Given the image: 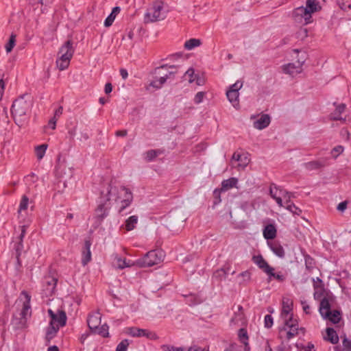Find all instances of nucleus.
Listing matches in <instances>:
<instances>
[{"instance_id":"e433bc0d","label":"nucleus","mask_w":351,"mask_h":351,"mask_svg":"<svg viewBox=\"0 0 351 351\" xmlns=\"http://www.w3.org/2000/svg\"><path fill=\"white\" fill-rule=\"evenodd\" d=\"M346 110V105L343 104H341L338 105L334 112L331 114V118L333 120H341L343 119L341 117V114Z\"/></svg>"},{"instance_id":"0eeeda50","label":"nucleus","mask_w":351,"mask_h":351,"mask_svg":"<svg viewBox=\"0 0 351 351\" xmlns=\"http://www.w3.org/2000/svg\"><path fill=\"white\" fill-rule=\"evenodd\" d=\"M177 73L176 66L174 65L163 64L155 69V73L159 77H156L162 86L167 79L173 76Z\"/></svg>"},{"instance_id":"a211bd4d","label":"nucleus","mask_w":351,"mask_h":351,"mask_svg":"<svg viewBox=\"0 0 351 351\" xmlns=\"http://www.w3.org/2000/svg\"><path fill=\"white\" fill-rule=\"evenodd\" d=\"M232 160L239 162V164L237 167L239 169H243L244 168H245L250 161L247 153L239 154L234 152L232 155Z\"/></svg>"},{"instance_id":"13d9d810","label":"nucleus","mask_w":351,"mask_h":351,"mask_svg":"<svg viewBox=\"0 0 351 351\" xmlns=\"http://www.w3.org/2000/svg\"><path fill=\"white\" fill-rule=\"evenodd\" d=\"M301 305L302 306V309H303V311L307 314V315H311V308L310 306V305H308V304L307 303L306 301L305 300H302L301 301Z\"/></svg>"},{"instance_id":"ea45409f","label":"nucleus","mask_w":351,"mask_h":351,"mask_svg":"<svg viewBox=\"0 0 351 351\" xmlns=\"http://www.w3.org/2000/svg\"><path fill=\"white\" fill-rule=\"evenodd\" d=\"M202 44L199 39L191 38L186 40L184 43V48L187 50H191L196 47H199Z\"/></svg>"},{"instance_id":"a878e982","label":"nucleus","mask_w":351,"mask_h":351,"mask_svg":"<svg viewBox=\"0 0 351 351\" xmlns=\"http://www.w3.org/2000/svg\"><path fill=\"white\" fill-rule=\"evenodd\" d=\"M263 237L267 240H273L277 234V230L274 224L269 223L265 226L263 230Z\"/></svg>"},{"instance_id":"6ab92c4d","label":"nucleus","mask_w":351,"mask_h":351,"mask_svg":"<svg viewBox=\"0 0 351 351\" xmlns=\"http://www.w3.org/2000/svg\"><path fill=\"white\" fill-rule=\"evenodd\" d=\"M326 158H321L316 160L310 161L303 164L304 167L308 171L319 170L326 165Z\"/></svg>"},{"instance_id":"7ed1b4c3","label":"nucleus","mask_w":351,"mask_h":351,"mask_svg":"<svg viewBox=\"0 0 351 351\" xmlns=\"http://www.w3.org/2000/svg\"><path fill=\"white\" fill-rule=\"evenodd\" d=\"M283 322L284 326L279 331V337L280 339L289 341L298 336L300 332L302 334H304L305 329L299 327L297 319H289Z\"/></svg>"},{"instance_id":"c85d7f7f","label":"nucleus","mask_w":351,"mask_h":351,"mask_svg":"<svg viewBox=\"0 0 351 351\" xmlns=\"http://www.w3.org/2000/svg\"><path fill=\"white\" fill-rule=\"evenodd\" d=\"M238 179L237 178H230L221 182V191L226 192L234 187H237Z\"/></svg>"},{"instance_id":"052dcab7","label":"nucleus","mask_w":351,"mask_h":351,"mask_svg":"<svg viewBox=\"0 0 351 351\" xmlns=\"http://www.w3.org/2000/svg\"><path fill=\"white\" fill-rule=\"evenodd\" d=\"M342 344L345 351H351V340L344 337L342 341Z\"/></svg>"},{"instance_id":"4d7b16f0","label":"nucleus","mask_w":351,"mask_h":351,"mask_svg":"<svg viewBox=\"0 0 351 351\" xmlns=\"http://www.w3.org/2000/svg\"><path fill=\"white\" fill-rule=\"evenodd\" d=\"M274 324L273 317L270 315H266L264 319L265 327L270 328Z\"/></svg>"},{"instance_id":"9d476101","label":"nucleus","mask_w":351,"mask_h":351,"mask_svg":"<svg viewBox=\"0 0 351 351\" xmlns=\"http://www.w3.org/2000/svg\"><path fill=\"white\" fill-rule=\"evenodd\" d=\"M126 333L134 337H146L149 339H156L158 338L155 332L137 327H130L126 328Z\"/></svg>"},{"instance_id":"f03ea898","label":"nucleus","mask_w":351,"mask_h":351,"mask_svg":"<svg viewBox=\"0 0 351 351\" xmlns=\"http://www.w3.org/2000/svg\"><path fill=\"white\" fill-rule=\"evenodd\" d=\"M32 107L31 101H27L23 97L16 99L12 106L11 112L14 122L19 126H22L28 119V114Z\"/></svg>"},{"instance_id":"20e7f679","label":"nucleus","mask_w":351,"mask_h":351,"mask_svg":"<svg viewBox=\"0 0 351 351\" xmlns=\"http://www.w3.org/2000/svg\"><path fill=\"white\" fill-rule=\"evenodd\" d=\"M21 295H24L25 300L23 302V308L20 313L19 318H14L12 324L17 329H23L27 327V320L32 315L30 300L31 296L27 291H22Z\"/></svg>"},{"instance_id":"4468645a","label":"nucleus","mask_w":351,"mask_h":351,"mask_svg":"<svg viewBox=\"0 0 351 351\" xmlns=\"http://www.w3.org/2000/svg\"><path fill=\"white\" fill-rule=\"evenodd\" d=\"M269 194L271 197L276 200L277 204L280 207L284 206L282 202V197L284 194H287L286 190L278 188L275 184H272L269 188Z\"/></svg>"},{"instance_id":"6e6d98bb","label":"nucleus","mask_w":351,"mask_h":351,"mask_svg":"<svg viewBox=\"0 0 351 351\" xmlns=\"http://www.w3.org/2000/svg\"><path fill=\"white\" fill-rule=\"evenodd\" d=\"M162 350L164 351H186V350L184 348L175 347V346H169V345L162 346Z\"/></svg>"},{"instance_id":"f704fd0d","label":"nucleus","mask_w":351,"mask_h":351,"mask_svg":"<svg viewBox=\"0 0 351 351\" xmlns=\"http://www.w3.org/2000/svg\"><path fill=\"white\" fill-rule=\"evenodd\" d=\"M267 275L269 277V280H271V278L276 280L279 282H283L286 280V275L281 271L278 273L274 272V268H271V270L268 271Z\"/></svg>"},{"instance_id":"1a4fd4ad","label":"nucleus","mask_w":351,"mask_h":351,"mask_svg":"<svg viewBox=\"0 0 351 351\" xmlns=\"http://www.w3.org/2000/svg\"><path fill=\"white\" fill-rule=\"evenodd\" d=\"M293 18L297 23L307 25L311 22L312 16L303 6L298 7L293 10Z\"/></svg>"},{"instance_id":"f3484780","label":"nucleus","mask_w":351,"mask_h":351,"mask_svg":"<svg viewBox=\"0 0 351 351\" xmlns=\"http://www.w3.org/2000/svg\"><path fill=\"white\" fill-rule=\"evenodd\" d=\"M303 62H298L295 63H289L282 66V71L285 73L294 76L302 72V66Z\"/></svg>"},{"instance_id":"58836bf2","label":"nucleus","mask_w":351,"mask_h":351,"mask_svg":"<svg viewBox=\"0 0 351 351\" xmlns=\"http://www.w3.org/2000/svg\"><path fill=\"white\" fill-rule=\"evenodd\" d=\"M115 260L117 268L121 269H123L125 267H130L134 265V263H131L130 261H127L125 258H122L121 257L116 256Z\"/></svg>"},{"instance_id":"72a5a7b5","label":"nucleus","mask_w":351,"mask_h":351,"mask_svg":"<svg viewBox=\"0 0 351 351\" xmlns=\"http://www.w3.org/2000/svg\"><path fill=\"white\" fill-rule=\"evenodd\" d=\"M238 337L239 341L244 344L245 350L248 351L250 350L249 343H248V335L247 330L245 328H241L238 332Z\"/></svg>"},{"instance_id":"39448f33","label":"nucleus","mask_w":351,"mask_h":351,"mask_svg":"<svg viewBox=\"0 0 351 351\" xmlns=\"http://www.w3.org/2000/svg\"><path fill=\"white\" fill-rule=\"evenodd\" d=\"M163 3L160 1H155L150 8L147 10L144 16L145 23H154L165 18L163 12Z\"/></svg>"},{"instance_id":"7c9ffc66","label":"nucleus","mask_w":351,"mask_h":351,"mask_svg":"<svg viewBox=\"0 0 351 351\" xmlns=\"http://www.w3.org/2000/svg\"><path fill=\"white\" fill-rule=\"evenodd\" d=\"M328 315H323L322 317L325 319L329 320L333 324H338L341 319V313L338 310H330Z\"/></svg>"},{"instance_id":"c9c22d12","label":"nucleus","mask_w":351,"mask_h":351,"mask_svg":"<svg viewBox=\"0 0 351 351\" xmlns=\"http://www.w3.org/2000/svg\"><path fill=\"white\" fill-rule=\"evenodd\" d=\"M121 9L119 7H114L112 12L109 14V16L104 21V25L106 27H110L112 25V23L114 22L116 16L120 12Z\"/></svg>"},{"instance_id":"680f3d73","label":"nucleus","mask_w":351,"mask_h":351,"mask_svg":"<svg viewBox=\"0 0 351 351\" xmlns=\"http://www.w3.org/2000/svg\"><path fill=\"white\" fill-rule=\"evenodd\" d=\"M292 197H293V195L291 193L287 191V194L286 195L284 194V195L282 197V201L284 200L286 206H288V204H290L292 203L291 201Z\"/></svg>"},{"instance_id":"de8ad7c7","label":"nucleus","mask_w":351,"mask_h":351,"mask_svg":"<svg viewBox=\"0 0 351 351\" xmlns=\"http://www.w3.org/2000/svg\"><path fill=\"white\" fill-rule=\"evenodd\" d=\"M16 43V36L12 34L10 37L9 42L5 45V49L8 53L10 52L14 48Z\"/></svg>"},{"instance_id":"4c0bfd02","label":"nucleus","mask_w":351,"mask_h":351,"mask_svg":"<svg viewBox=\"0 0 351 351\" xmlns=\"http://www.w3.org/2000/svg\"><path fill=\"white\" fill-rule=\"evenodd\" d=\"M109 326H108V324H104L101 326H99L97 327V328L94 330L92 331V332L95 333V334H97L100 336H101L102 337H109Z\"/></svg>"},{"instance_id":"603ef678","label":"nucleus","mask_w":351,"mask_h":351,"mask_svg":"<svg viewBox=\"0 0 351 351\" xmlns=\"http://www.w3.org/2000/svg\"><path fill=\"white\" fill-rule=\"evenodd\" d=\"M4 73L0 70V101L2 99L4 90H5V82L3 81Z\"/></svg>"},{"instance_id":"473e14b6","label":"nucleus","mask_w":351,"mask_h":351,"mask_svg":"<svg viewBox=\"0 0 351 351\" xmlns=\"http://www.w3.org/2000/svg\"><path fill=\"white\" fill-rule=\"evenodd\" d=\"M23 243L15 241L13 249L15 251V255H16V259L17 265L21 267V256L22 254V252L23 250Z\"/></svg>"},{"instance_id":"4be33fe9","label":"nucleus","mask_w":351,"mask_h":351,"mask_svg":"<svg viewBox=\"0 0 351 351\" xmlns=\"http://www.w3.org/2000/svg\"><path fill=\"white\" fill-rule=\"evenodd\" d=\"M271 250L279 258H283L285 256V252L282 245L278 241H267Z\"/></svg>"},{"instance_id":"69168bd1","label":"nucleus","mask_w":351,"mask_h":351,"mask_svg":"<svg viewBox=\"0 0 351 351\" xmlns=\"http://www.w3.org/2000/svg\"><path fill=\"white\" fill-rule=\"evenodd\" d=\"M77 127L74 125L72 128L68 129V134L70 136V138L73 140L76 134Z\"/></svg>"},{"instance_id":"a19ab883","label":"nucleus","mask_w":351,"mask_h":351,"mask_svg":"<svg viewBox=\"0 0 351 351\" xmlns=\"http://www.w3.org/2000/svg\"><path fill=\"white\" fill-rule=\"evenodd\" d=\"M318 3L316 0H307L306 2V6L307 11L312 16V14L317 11Z\"/></svg>"},{"instance_id":"9b49d317","label":"nucleus","mask_w":351,"mask_h":351,"mask_svg":"<svg viewBox=\"0 0 351 351\" xmlns=\"http://www.w3.org/2000/svg\"><path fill=\"white\" fill-rule=\"evenodd\" d=\"M47 312H48V314H49L51 319L49 322V324L46 329L45 339H46V341L48 343H49L51 341V340L56 336L60 328L55 325V318H54V315H53V311L51 309H48Z\"/></svg>"},{"instance_id":"bf43d9fd","label":"nucleus","mask_w":351,"mask_h":351,"mask_svg":"<svg viewBox=\"0 0 351 351\" xmlns=\"http://www.w3.org/2000/svg\"><path fill=\"white\" fill-rule=\"evenodd\" d=\"M205 96V93L204 92H198L195 95V97H194V102L196 104H200L201 102H202L203 99H204V97Z\"/></svg>"},{"instance_id":"c03bdc74","label":"nucleus","mask_w":351,"mask_h":351,"mask_svg":"<svg viewBox=\"0 0 351 351\" xmlns=\"http://www.w3.org/2000/svg\"><path fill=\"white\" fill-rule=\"evenodd\" d=\"M29 202V198L27 197V196L25 195H23L21 197L20 204H19L18 212L21 213L23 210H26L28 207Z\"/></svg>"},{"instance_id":"aec40b11","label":"nucleus","mask_w":351,"mask_h":351,"mask_svg":"<svg viewBox=\"0 0 351 351\" xmlns=\"http://www.w3.org/2000/svg\"><path fill=\"white\" fill-rule=\"evenodd\" d=\"M101 319V316L99 312H93L88 315L87 324L91 332L100 325Z\"/></svg>"},{"instance_id":"0e129e2a","label":"nucleus","mask_w":351,"mask_h":351,"mask_svg":"<svg viewBox=\"0 0 351 351\" xmlns=\"http://www.w3.org/2000/svg\"><path fill=\"white\" fill-rule=\"evenodd\" d=\"M348 206V202L343 201L339 203L337 207V209L341 212H343Z\"/></svg>"},{"instance_id":"338daca9","label":"nucleus","mask_w":351,"mask_h":351,"mask_svg":"<svg viewBox=\"0 0 351 351\" xmlns=\"http://www.w3.org/2000/svg\"><path fill=\"white\" fill-rule=\"evenodd\" d=\"M57 121L58 120L56 119V117L51 118L48 122V127L51 128L52 130H55Z\"/></svg>"},{"instance_id":"bb28decb","label":"nucleus","mask_w":351,"mask_h":351,"mask_svg":"<svg viewBox=\"0 0 351 351\" xmlns=\"http://www.w3.org/2000/svg\"><path fill=\"white\" fill-rule=\"evenodd\" d=\"M90 246L91 242L88 240L85 241L82 258V263L83 265H87L91 260Z\"/></svg>"},{"instance_id":"a18cd8bd","label":"nucleus","mask_w":351,"mask_h":351,"mask_svg":"<svg viewBox=\"0 0 351 351\" xmlns=\"http://www.w3.org/2000/svg\"><path fill=\"white\" fill-rule=\"evenodd\" d=\"M185 80H188L189 83H192L195 80V71L193 69H189L184 74L183 76Z\"/></svg>"},{"instance_id":"393cba45","label":"nucleus","mask_w":351,"mask_h":351,"mask_svg":"<svg viewBox=\"0 0 351 351\" xmlns=\"http://www.w3.org/2000/svg\"><path fill=\"white\" fill-rule=\"evenodd\" d=\"M71 59L72 58L66 56L59 54V53L58 52V58L56 61L57 68L60 71H64L66 69L70 64Z\"/></svg>"},{"instance_id":"37998d69","label":"nucleus","mask_w":351,"mask_h":351,"mask_svg":"<svg viewBox=\"0 0 351 351\" xmlns=\"http://www.w3.org/2000/svg\"><path fill=\"white\" fill-rule=\"evenodd\" d=\"M47 144H42L36 147L35 153L38 159L40 160L43 158L47 149Z\"/></svg>"},{"instance_id":"49530a36","label":"nucleus","mask_w":351,"mask_h":351,"mask_svg":"<svg viewBox=\"0 0 351 351\" xmlns=\"http://www.w3.org/2000/svg\"><path fill=\"white\" fill-rule=\"evenodd\" d=\"M287 210L290 211L293 215H300L302 214V210L296 206L293 203L288 204V206H285Z\"/></svg>"},{"instance_id":"dca6fc26","label":"nucleus","mask_w":351,"mask_h":351,"mask_svg":"<svg viewBox=\"0 0 351 351\" xmlns=\"http://www.w3.org/2000/svg\"><path fill=\"white\" fill-rule=\"evenodd\" d=\"M314 293L313 297L316 300H321V298L326 295L324 285L322 280L319 278H317L316 280L313 278Z\"/></svg>"},{"instance_id":"c756f323","label":"nucleus","mask_w":351,"mask_h":351,"mask_svg":"<svg viewBox=\"0 0 351 351\" xmlns=\"http://www.w3.org/2000/svg\"><path fill=\"white\" fill-rule=\"evenodd\" d=\"M138 221V217L136 215H132L128 217L125 224L122 226L123 228H125L126 231H131L136 228V224Z\"/></svg>"},{"instance_id":"412c9836","label":"nucleus","mask_w":351,"mask_h":351,"mask_svg":"<svg viewBox=\"0 0 351 351\" xmlns=\"http://www.w3.org/2000/svg\"><path fill=\"white\" fill-rule=\"evenodd\" d=\"M75 52L73 42L72 40H68L60 47L58 53L66 56L71 58H73Z\"/></svg>"},{"instance_id":"3c124183","label":"nucleus","mask_w":351,"mask_h":351,"mask_svg":"<svg viewBox=\"0 0 351 351\" xmlns=\"http://www.w3.org/2000/svg\"><path fill=\"white\" fill-rule=\"evenodd\" d=\"M305 265L306 269H308L310 272L314 267V261L309 256H305Z\"/></svg>"},{"instance_id":"8fccbe9b","label":"nucleus","mask_w":351,"mask_h":351,"mask_svg":"<svg viewBox=\"0 0 351 351\" xmlns=\"http://www.w3.org/2000/svg\"><path fill=\"white\" fill-rule=\"evenodd\" d=\"M129 344L128 339H123L117 345L116 351H127Z\"/></svg>"},{"instance_id":"423d86ee","label":"nucleus","mask_w":351,"mask_h":351,"mask_svg":"<svg viewBox=\"0 0 351 351\" xmlns=\"http://www.w3.org/2000/svg\"><path fill=\"white\" fill-rule=\"evenodd\" d=\"M162 261V253L157 250L148 252L143 257L138 259L136 265L141 267H152Z\"/></svg>"},{"instance_id":"cd10ccee","label":"nucleus","mask_w":351,"mask_h":351,"mask_svg":"<svg viewBox=\"0 0 351 351\" xmlns=\"http://www.w3.org/2000/svg\"><path fill=\"white\" fill-rule=\"evenodd\" d=\"M55 325L59 328L63 327L66 324V315L64 311H58L57 313L53 312Z\"/></svg>"},{"instance_id":"5fc2aeb1","label":"nucleus","mask_w":351,"mask_h":351,"mask_svg":"<svg viewBox=\"0 0 351 351\" xmlns=\"http://www.w3.org/2000/svg\"><path fill=\"white\" fill-rule=\"evenodd\" d=\"M158 154H159V151H158V150H154V149L149 150L146 153V159L148 161H151L153 159H154L158 156Z\"/></svg>"},{"instance_id":"774afa93","label":"nucleus","mask_w":351,"mask_h":351,"mask_svg":"<svg viewBox=\"0 0 351 351\" xmlns=\"http://www.w3.org/2000/svg\"><path fill=\"white\" fill-rule=\"evenodd\" d=\"M62 112H63V108H62V106H60V107H58V108L56 110V111H55V112H54L53 117H56V119L58 120V119L60 117V116L62 115Z\"/></svg>"},{"instance_id":"e2e57ef3","label":"nucleus","mask_w":351,"mask_h":351,"mask_svg":"<svg viewBox=\"0 0 351 351\" xmlns=\"http://www.w3.org/2000/svg\"><path fill=\"white\" fill-rule=\"evenodd\" d=\"M149 86L156 89H159L162 86L161 85V82H160V81H158V80L156 77L150 82Z\"/></svg>"},{"instance_id":"09e8293b","label":"nucleus","mask_w":351,"mask_h":351,"mask_svg":"<svg viewBox=\"0 0 351 351\" xmlns=\"http://www.w3.org/2000/svg\"><path fill=\"white\" fill-rule=\"evenodd\" d=\"M223 191H221V189H215L213 191V198L214 201L213 203L215 205L219 204L221 202V193Z\"/></svg>"},{"instance_id":"ddd939ff","label":"nucleus","mask_w":351,"mask_h":351,"mask_svg":"<svg viewBox=\"0 0 351 351\" xmlns=\"http://www.w3.org/2000/svg\"><path fill=\"white\" fill-rule=\"evenodd\" d=\"M280 317L283 321L294 319L293 315V302L289 299L282 300Z\"/></svg>"},{"instance_id":"2f4dec72","label":"nucleus","mask_w":351,"mask_h":351,"mask_svg":"<svg viewBox=\"0 0 351 351\" xmlns=\"http://www.w3.org/2000/svg\"><path fill=\"white\" fill-rule=\"evenodd\" d=\"M324 339L332 344H336L339 341L338 335L332 328H326V336Z\"/></svg>"},{"instance_id":"b1692460","label":"nucleus","mask_w":351,"mask_h":351,"mask_svg":"<svg viewBox=\"0 0 351 351\" xmlns=\"http://www.w3.org/2000/svg\"><path fill=\"white\" fill-rule=\"evenodd\" d=\"M252 261L265 274H267L268 271L271 270L272 268V267H271L264 259L262 255L254 256L252 257Z\"/></svg>"},{"instance_id":"f8f14e48","label":"nucleus","mask_w":351,"mask_h":351,"mask_svg":"<svg viewBox=\"0 0 351 351\" xmlns=\"http://www.w3.org/2000/svg\"><path fill=\"white\" fill-rule=\"evenodd\" d=\"M334 301V296L331 293H326V295L321 300L319 311L322 317L323 315H328L330 311L331 303Z\"/></svg>"},{"instance_id":"6e6552de","label":"nucleus","mask_w":351,"mask_h":351,"mask_svg":"<svg viewBox=\"0 0 351 351\" xmlns=\"http://www.w3.org/2000/svg\"><path fill=\"white\" fill-rule=\"evenodd\" d=\"M242 86L243 82L237 80L234 84L231 85L226 91V96L229 101L234 108H237L239 106V90L242 88Z\"/></svg>"},{"instance_id":"79ce46f5","label":"nucleus","mask_w":351,"mask_h":351,"mask_svg":"<svg viewBox=\"0 0 351 351\" xmlns=\"http://www.w3.org/2000/svg\"><path fill=\"white\" fill-rule=\"evenodd\" d=\"M45 283L47 285V289L51 293H53L57 285V279L53 277H49L46 278Z\"/></svg>"},{"instance_id":"2eb2a0df","label":"nucleus","mask_w":351,"mask_h":351,"mask_svg":"<svg viewBox=\"0 0 351 351\" xmlns=\"http://www.w3.org/2000/svg\"><path fill=\"white\" fill-rule=\"evenodd\" d=\"M111 208V204L106 201H101L95 210V217L98 221H102L108 215L109 210Z\"/></svg>"},{"instance_id":"f257e3e1","label":"nucleus","mask_w":351,"mask_h":351,"mask_svg":"<svg viewBox=\"0 0 351 351\" xmlns=\"http://www.w3.org/2000/svg\"><path fill=\"white\" fill-rule=\"evenodd\" d=\"M124 192V199L121 201V206L118 210V213L121 214L123 211L128 207L133 201V195L131 191L122 186L120 188L110 184L108 187V191L106 195L101 194V199H104L108 203H110V201L117 202L120 199L119 193L120 191Z\"/></svg>"},{"instance_id":"5701e85b","label":"nucleus","mask_w":351,"mask_h":351,"mask_svg":"<svg viewBox=\"0 0 351 351\" xmlns=\"http://www.w3.org/2000/svg\"><path fill=\"white\" fill-rule=\"evenodd\" d=\"M271 122V118L267 114H262L253 123L254 127L258 130L266 128Z\"/></svg>"},{"instance_id":"864d4df0","label":"nucleus","mask_w":351,"mask_h":351,"mask_svg":"<svg viewBox=\"0 0 351 351\" xmlns=\"http://www.w3.org/2000/svg\"><path fill=\"white\" fill-rule=\"evenodd\" d=\"M343 152V147L341 145H337L335 147L332 151L331 154L333 158H336L339 155H340Z\"/></svg>"}]
</instances>
